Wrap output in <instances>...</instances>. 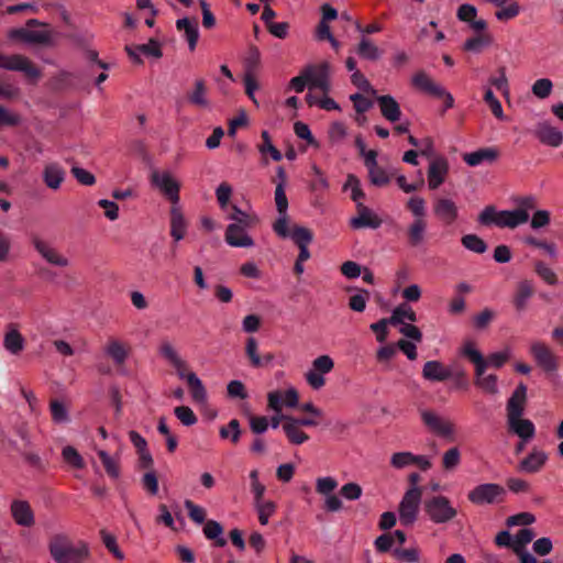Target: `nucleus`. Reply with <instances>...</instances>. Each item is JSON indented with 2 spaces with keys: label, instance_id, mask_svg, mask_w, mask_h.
<instances>
[{
  "label": "nucleus",
  "instance_id": "nucleus-1",
  "mask_svg": "<svg viewBox=\"0 0 563 563\" xmlns=\"http://www.w3.org/2000/svg\"><path fill=\"white\" fill-rule=\"evenodd\" d=\"M228 218L232 221L228 225L224 234L225 242L233 247H251L254 245L253 239L246 231L258 223L255 214L246 213L239 207L232 206Z\"/></svg>",
  "mask_w": 563,
  "mask_h": 563
},
{
  "label": "nucleus",
  "instance_id": "nucleus-2",
  "mask_svg": "<svg viewBox=\"0 0 563 563\" xmlns=\"http://www.w3.org/2000/svg\"><path fill=\"white\" fill-rule=\"evenodd\" d=\"M49 553L57 563H80L88 555L89 550L86 543L74 544L65 534H55L48 544Z\"/></svg>",
  "mask_w": 563,
  "mask_h": 563
},
{
  "label": "nucleus",
  "instance_id": "nucleus-3",
  "mask_svg": "<svg viewBox=\"0 0 563 563\" xmlns=\"http://www.w3.org/2000/svg\"><path fill=\"white\" fill-rule=\"evenodd\" d=\"M507 490L496 483H484L475 486L467 493L470 503L476 506L501 504L505 501Z\"/></svg>",
  "mask_w": 563,
  "mask_h": 563
},
{
  "label": "nucleus",
  "instance_id": "nucleus-4",
  "mask_svg": "<svg viewBox=\"0 0 563 563\" xmlns=\"http://www.w3.org/2000/svg\"><path fill=\"white\" fill-rule=\"evenodd\" d=\"M424 511L434 523H446L454 519L457 510L451 505L448 497L438 495L424 500Z\"/></svg>",
  "mask_w": 563,
  "mask_h": 563
},
{
  "label": "nucleus",
  "instance_id": "nucleus-5",
  "mask_svg": "<svg viewBox=\"0 0 563 563\" xmlns=\"http://www.w3.org/2000/svg\"><path fill=\"white\" fill-rule=\"evenodd\" d=\"M412 85L418 90L435 97L444 99V108L451 109L454 106L453 96L448 92L441 85L437 84L427 73L420 70L412 77Z\"/></svg>",
  "mask_w": 563,
  "mask_h": 563
},
{
  "label": "nucleus",
  "instance_id": "nucleus-6",
  "mask_svg": "<svg viewBox=\"0 0 563 563\" xmlns=\"http://www.w3.org/2000/svg\"><path fill=\"white\" fill-rule=\"evenodd\" d=\"M422 490L420 487L409 488L399 505V517L404 526H411L417 520Z\"/></svg>",
  "mask_w": 563,
  "mask_h": 563
},
{
  "label": "nucleus",
  "instance_id": "nucleus-7",
  "mask_svg": "<svg viewBox=\"0 0 563 563\" xmlns=\"http://www.w3.org/2000/svg\"><path fill=\"white\" fill-rule=\"evenodd\" d=\"M151 183L162 191L173 206L178 203L180 185L169 172L153 170L151 174Z\"/></svg>",
  "mask_w": 563,
  "mask_h": 563
},
{
  "label": "nucleus",
  "instance_id": "nucleus-8",
  "mask_svg": "<svg viewBox=\"0 0 563 563\" xmlns=\"http://www.w3.org/2000/svg\"><path fill=\"white\" fill-rule=\"evenodd\" d=\"M0 67L8 70L22 71L30 79H37L41 75L40 70L27 57L19 54L10 56L0 54Z\"/></svg>",
  "mask_w": 563,
  "mask_h": 563
},
{
  "label": "nucleus",
  "instance_id": "nucleus-9",
  "mask_svg": "<svg viewBox=\"0 0 563 563\" xmlns=\"http://www.w3.org/2000/svg\"><path fill=\"white\" fill-rule=\"evenodd\" d=\"M421 419L426 427L433 433L443 437V438H452L454 434V424L444 419L443 417L439 416L438 413L430 411V410H423L421 412Z\"/></svg>",
  "mask_w": 563,
  "mask_h": 563
},
{
  "label": "nucleus",
  "instance_id": "nucleus-10",
  "mask_svg": "<svg viewBox=\"0 0 563 563\" xmlns=\"http://www.w3.org/2000/svg\"><path fill=\"white\" fill-rule=\"evenodd\" d=\"M531 354L537 364L548 374L559 369V360L554 353L543 343L536 342L531 345Z\"/></svg>",
  "mask_w": 563,
  "mask_h": 563
},
{
  "label": "nucleus",
  "instance_id": "nucleus-11",
  "mask_svg": "<svg viewBox=\"0 0 563 563\" xmlns=\"http://www.w3.org/2000/svg\"><path fill=\"white\" fill-rule=\"evenodd\" d=\"M306 77L308 79L309 89H320L323 92L329 90V65L327 63L309 65L305 68Z\"/></svg>",
  "mask_w": 563,
  "mask_h": 563
},
{
  "label": "nucleus",
  "instance_id": "nucleus-12",
  "mask_svg": "<svg viewBox=\"0 0 563 563\" xmlns=\"http://www.w3.org/2000/svg\"><path fill=\"white\" fill-rule=\"evenodd\" d=\"M433 213L443 224L451 225L457 219L459 209L453 200L439 197L433 201Z\"/></svg>",
  "mask_w": 563,
  "mask_h": 563
},
{
  "label": "nucleus",
  "instance_id": "nucleus-13",
  "mask_svg": "<svg viewBox=\"0 0 563 563\" xmlns=\"http://www.w3.org/2000/svg\"><path fill=\"white\" fill-rule=\"evenodd\" d=\"M158 352L163 358H165L175 369L180 379L187 380V363L179 356L169 341H163L159 345Z\"/></svg>",
  "mask_w": 563,
  "mask_h": 563
},
{
  "label": "nucleus",
  "instance_id": "nucleus-14",
  "mask_svg": "<svg viewBox=\"0 0 563 563\" xmlns=\"http://www.w3.org/2000/svg\"><path fill=\"white\" fill-rule=\"evenodd\" d=\"M534 135L542 144L548 146L559 147L563 143L562 132L548 121L539 122L536 125Z\"/></svg>",
  "mask_w": 563,
  "mask_h": 563
},
{
  "label": "nucleus",
  "instance_id": "nucleus-15",
  "mask_svg": "<svg viewBox=\"0 0 563 563\" xmlns=\"http://www.w3.org/2000/svg\"><path fill=\"white\" fill-rule=\"evenodd\" d=\"M449 173V163L444 157L433 159L428 168V186L431 190L438 189Z\"/></svg>",
  "mask_w": 563,
  "mask_h": 563
},
{
  "label": "nucleus",
  "instance_id": "nucleus-16",
  "mask_svg": "<svg viewBox=\"0 0 563 563\" xmlns=\"http://www.w3.org/2000/svg\"><path fill=\"white\" fill-rule=\"evenodd\" d=\"M34 249L41 254V256L54 266L66 267L69 261L59 254L55 249L51 247L46 242L37 236L32 240Z\"/></svg>",
  "mask_w": 563,
  "mask_h": 563
},
{
  "label": "nucleus",
  "instance_id": "nucleus-17",
  "mask_svg": "<svg viewBox=\"0 0 563 563\" xmlns=\"http://www.w3.org/2000/svg\"><path fill=\"white\" fill-rule=\"evenodd\" d=\"M10 510L16 525L30 528L35 523L34 512L27 501L13 500Z\"/></svg>",
  "mask_w": 563,
  "mask_h": 563
},
{
  "label": "nucleus",
  "instance_id": "nucleus-18",
  "mask_svg": "<svg viewBox=\"0 0 563 563\" xmlns=\"http://www.w3.org/2000/svg\"><path fill=\"white\" fill-rule=\"evenodd\" d=\"M357 217L351 220V227L353 229L371 228L377 229L382 224V220L362 202L356 205Z\"/></svg>",
  "mask_w": 563,
  "mask_h": 563
},
{
  "label": "nucleus",
  "instance_id": "nucleus-19",
  "mask_svg": "<svg viewBox=\"0 0 563 563\" xmlns=\"http://www.w3.org/2000/svg\"><path fill=\"white\" fill-rule=\"evenodd\" d=\"M66 177L65 168L56 162L48 163L44 166L42 178L44 184L52 190L60 188Z\"/></svg>",
  "mask_w": 563,
  "mask_h": 563
},
{
  "label": "nucleus",
  "instance_id": "nucleus-20",
  "mask_svg": "<svg viewBox=\"0 0 563 563\" xmlns=\"http://www.w3.org/2000/svg\"><path fill=\"white\" fill-rule=\"evenodd\" d=\"M527 399V387L519 384L507 401V419L522 417Z\"/></svg>",
  "mask_w": 563,
  "mask_h": 563
},
{
  "label": "nucleus",
  "instance_id": "nucleus-21",
  "mask_svg": "<svg viewBox=\"0 0 563 563\" xmlns=\"http://www.w3.org/2000/svg\"><path fill=\"white\" fill-rule=\"evenodd\" d=\"M547 460L548 455L543 451L533 449L528 456L520 461L517 470L522 473L534 474L541 471Z\"/></svg>",
  "mask_w": 563,
  "mask_h": 563
},
{
  "label": "nucleus",
  "instance_id": "nucleus-22",
  "mask_svg": "<svg viewBox=\"0 0 563 563\" xmlns=\"http://www.w3.org/2000/svg\"><path fill=\"white\" fill-rule=\"evenodd\" d=\"M422 376L430 382H444L452 377V372L439 361H428L423 365Z\"/></svg>",
  "mask_w": 563,
  "mask_h": 563
},
{
  "label": "nucleus",
  "instance_id": "nucleus-23",
  "mask_svg": "<svg viewBox=\"0 0 563 563\" xmlns=\"http://www.w3.org/2000/svg\"><path fill=\"white\" fill-rule=\"evenodd\" d=\"M176 27L178 31L184 33V37L188 42V47L192 52L195 51L198 38H199V29L198 22L196 19L183 18L176 21Z\"/></svg>",
  "mask_w": 563,
  "mask_h": 563
},
{
  "label": "nucleus",
  "instance_id": "nucleus-24",
  "mask_svg": "<svg viewBox=\"0 0 563 563\" xmlns=\"http://www.w3.org/2000/svg\"><path fill=\"white\" fill-rule=\"evenodd\" d=\"M376 100L379 106L380 113L386 120L390 122H397L398 120H400L401 110L399 103L396 101L394 97H391L390 95H384L378 96Z\"/></svg>",
  "mask_w": 563,
  "mask_h": 563
},
{
  "label": "nucleus",
  "instance_id": "nucleus-25",
  "mask_svg": "<svg viewBox=\"0 0 563 563\" xmlns=\"http://www.w3.org/2000/svg\"><path fill=\"white\" fill-rule=\"evenodd\" d=\"M428 223L426 219H415L407 228V243L410 247H419L426 239Z\"/></svg>",
  "mask_w": 563,
  "mask_h": 563
},
{
  "label": "nucleus",
  "instance_id": "nucleus-26",
  "mask_svg": "<svg viewBox=\"0 0 563 563\" xmlns=\"http://www.w3.org/2000/svg\"><path fill=\"white\" fill-rule=\"evenodd\" d=\"M507 423L509 430L517 434L523 441H529L534 437L536 427L533 422L529 419H522L521 417H512L507 419Z\"/></svg>",
  "mask_w": 563,
  "mask_h": 563
},
{
  "label": "nucleus",
  "instance_id": "nucleus-27",
  "mask_svg": "<svg viewBox=\"0 0 563 563\" xmlns=\"http://www.w3.org/2000/svg\"><path fill=\"white\" fill-rule=\"evenodd\" d=\"M245 354L250 360V364L256 368L266 366L274 360V355L272 353H266L262 356L258 354V344L256 339L253 336H250L246 340Z\"/></svg>",
  "mask_w": 563,
  "mask_h": 563
},
{
  "label": "nucleus",
  "instance_id": "nucleus-28",
  "mask_svg": "<svg viewBox=\"0 0 563 563\" xmlns=\"http://www.w3.org/2000/svg\"><path fill=\"white\" fill-rule=\"evenodd\" d=\"M529 220V213L525 210H504L499 211V228L515 229Z\"/></svg>",
  "mask_w": 563,
  "mask_h": 563
},
{
  "label": "nucleus",
  "instance_id": "nucleus-29",
  "mask_svg": "<svg viewBox=\"0 0 563 563\" xmlns=\"http://www.w3.org/2000/svg\"><path fill=\"white\" fill-rule=\"evenodd\" d=\"M106 354L112 358L113 363L118 368H121L128 357H129V347H126L122 342L119 340H110L104 347Z\"/></svg>",
  "mask_w": 563,
  "mask_h": 563
},
{
  "label": "nucleus",
  "instance_id": "nucleus-30",
  "mask_svg": "<svg viewBox=\"0 0 563 563\" xmlns=\"http://www.w3.org/2000/svg\"><path fill=\"white\" fill-rule=\"evenodd\" d=\"M4 349L11 354H19L24 349V339L14 324H9L3 339Z\"/></svg>",
  "mask_w": 563,
  "mask_h": 563
},
{
  "label": "nucleus",
  "instance_id": "nucleus-31",
  "mask_svg": "<svg viewBox=\"0 0 563 563\" xmlns=\"http://www.w3.org/2000/svg\"><path fill=\"white\" fill-rule=\"evenodd\" d=\"M534 295V287L530 280H522L517 285L512 303L518 311L526 309L528 300Z\"/></svg>",
  "mask_w": 563,
  "mask_h": 563
},
{
  "label": "nucleus",
  "instance_id": "nucleus-32",
  "mask_svg": "<svg viewBox=\"0 0 563 563\" xmlns=\"http://www.w3.org/2000/svg\"><path fill=\"white\" fill-rule=\"evenodd\" d=\"M498 157V151L493 147L479 148L463 156L464 162L470 166H477L484 162H494Z\"/></svg>",
  "mask_w": 563,
  "mask_h": 563
},
{
  "label": "nucleus",
  "instance_id": "nucleus-33",
  "mask_svg": "<svg viewBox=\"0 0 563 563\" xmlns=\"http://www.w3.org/2000/svg\"><path fill=\"white\" fill-rule=\"evenodd\" d=\"M186 228V220L181 211L176 206H173L170 209V235L176 242L184 239Z\"/></svg>",
  "mask_w": 563,
  "mask_h": 563
},
{
  "label": "nucleus",
  "instance_id": "nucleus-34",
  "mask_svg": "<svg viewBox=\"0 0 563 563\" xmlns=\"http://www.w3.org/2000/svg\"><path fill=\"white\" fill-rule=\"evenodd\" d=\"M286 423H283V431L285 432L288 441L291 444L300 445L309 440V435L298 427L291 418H286Z\"/></svg>",
  "mask_w": 563,
  "mask_h": 563
},
{
  "label": "nucleus",
  "instance_id": "nucleus-35",
  "mask_svg": "<svg viewBox=\"0 0 563 563\" xmlns=\"http://www.w3.org/2000/svg\"><path fill=\"white\" fill-rule=\"evenodd\" d=\"M187 98L196 107L205 108L209 104L205 79L200 78L195 81L194 89L187 93Z\"/></svg>",
  "mask_w": 563,
  "mask_h": 563
},
{
  "label": "nucleus",
  "instance_id": "nucleus-36",
  "mask_svg": "<svg viewBox=\"0 0 563 563\" xmlns=\"http://www.w3.org/2000/svg\"><path fill=\"white\" fill-rule=\"evenodd\" d=\"M97 454L108 476L112 479L119 478L121 474L119 457L109 455L104 450H99Z\"/></svg>",
  "mask_w": 563,
  "mask_h": 563
},
{
  "label": "nucleus",
  "instance_id": "nucleus-37",
  "mask_svg": "<svg viewBox=\"0 0 563 563\" xmlns=\"http://www.w3.org/2000/svg\"><path fill=\"white\" fill-rule=\"evenodd\" d=\"M13 33L15 36L20 37L21 40L27 43L47 44L51 40L49 33L46 31L18 29Z\"/></svg>",
  "mask_w": 563,
  "mask_h": 563
},
{
  "label": "nucleus",
  "instance_id": "nucleus-38",
  "mask_svg": "<svg viewBox=\"0 0 563 563\" xmlns=\"http://www.w3.org/2000/svg\"><path fill=\"white\" fill-rule=\"evenodd\" d=\"M203 533L207 539L213 540L217 547H224L227 540L222 537L223 528L216 520H208L203 527Z\"/></svg>",
  "mask_w": 563,
  "mask_h": 563
},
{
  "label": "nucleus",
  "instance_id": "nucleus-39",
  "mask_svg": "<svg viewBox=\"0 0 563 563\" xmlns=\"http://www.w3.org/2000/svg\"><path fill=\"white\" fill-rule=\"evenodd\" d=\"M187 384L191 397L196 402H205L207 400V390L195 373H189V375H187Z\"/></svg>",
  "mask_w": 563,
  "mask_h": 563
},
{
  "label": "nucleus",
  "instance_id": "nucleus-40",
  "mask_svg": "<svg viewBox=\"0 0 563 563\" xmlns=\"http://www.w3.org/2000/svg\"><path fill=\"white\" fill-rule=\"evenodd\" d=\"M405 320H409L411 322L417 321L416 312L407 305H400L396 307L389 318V323L391 325L404 324Z\"/></svg>",
  "mask_w": 563,
  "mask_h": 563
},
{
  "label": "nucleus",
  "instance_id": "nucleus-41",
  "mask_svg": "<svg viewBox=\"0 0 563 563\" xmlns=\"http://www.w3.org/2000/svg\"><path fill=\"white\" fill-rule=\"evenodd\" d=\"M356 52L362 58L368 60H376L382 55V51L371 40L366 37H362Z\"/></svg>",
  "mask_w": 563,
  "mask_h": 563
},
{
  "label": "nucleus",
  "instance_id": "nucleus-42",
  "mask_svg": "<svg viewBox=\"0 0 563 563\" xmlns=\"http://www.w3.org/2000/svg\"><path fill=\"white\" fill-rule=\"evenodd\" d=\"M462 245L476 254H483L487 250V244L476 234H465L461 239Z\"/></svg>",
  "mask_w": 563,
  "mask_h": 563
},
{
  "label": "nucleus",
  "instance_id": "nucleus-43",
  "mask_svg": "<svg viewBox=\"0 0 563 563\" xmlns=\"http://www.w3.org/2000/svg\"><path fill=\"white\" fill-rule=\"evenodd\" d=\"M219 434L222 439L230 438L231 442L236 444L240 441V437L242 434L240 421L238 419H232L227 426H222L220 428Z\"/></svg>",
  "mask_w": 563,
  "mask_h": 563
},
{
  "label": "nucleus",
  "instance_id": "nucleus-44",
  "mask_svg": "<svg viewBox=\"0 0 563 563\" xmlns=\"http://www.w3.org/2000/svg\"><path fill=\"white\" fill-rule=\"evenodd\" d=\"M262 143L258 145V151L265 155L268 153L273 161L279 162L283 158V155L278 148H276L271 140L269 133L267 131H262L261 133Z\"/></svg>",
  "mask_w": 563,
  "mask_h": 563
},
{
  "label": "nucleus",
  "instance_id": "nucleus-45",
  "mask_svg": "<svg viewBox=\"0 0 563 563\" xmlns=\"http://www.w3.org/2000/svg\"><path fill=\"white\" fill-rule=\"evenodd\" d=\"M254 507L258 515V521L263 526L268 523L269 517L276 511V504L272 500L254 503Z\"/></svg>",
  "mask_w": 563,
  "mask_h": 563
},
{
  "label": "nucleus",
  "instance_id": "nucleus-46",
  "mask_svg": "<svg viewBox=\"0 0 563 563\" xmlns=\"http://www.w3.org/2000/svg\"><path fill=\"white\" fill-rule=\"evenodd\" d=\"M64 461L71 467L81 470L85 467V462L79 452L71 445H67L62 452Z\"/></svg>",
  "mask_w": 563,
  "mask_h": 563
},
{
  "label": "nucleus",
  "instance_id": "nucleus-47",
  "mask_svg": "<svg viewBox=\"0 0 563 563\" xmlns=\"http://www.w3.org/2000/svg\"><path fill=\"white\" fill-rule=\"evenodd\" d=\"M297 246L309 245L313 239L312 232L303 227L294 225L289 236Z\"/></svg>",
  "mask_w": 563,
  "mask_h": 563
},
{
  "label": "nucleus",
  "instance_id": "nucleus-48",
  "mask_svg": "<svg viewBox=\"0 0 563 563\" xmlns=\"http://www.w3.org/2000/svg\"><path fill=\"white\" fill-rule=\"evenodd\" d=\"M553 90V82L549 78L537 79L531 86L533 96L539 99L548 98Z\"/></svg>",
  "mask_w": 563,
  "mask_h": 563
},
{
  "label": "nucleus",
  "instance_id": "nucleus-49",
  "mask_svg": "<svg viewBox=\"0 0 563 563\" xmlns=\"http://www.w3.org/2000/svg\"><path fill=\"white\" fill-rule=\"evenodd\" d=\"M368 170V177L369 181L377 187H384L389 184L390 177L386 173V170L380 167L379 165H376L375 167H371Z\"/></svg>",
  "mask_w": 563,
  "mask_h": 563
},
{
  "label": "nucleus",
  "instance_id": "nucleus-50",
  "mask_svg": "<svg viewBox=\"0 0 563 563\" xmlns=\"http://www.w3.org/2000/svg\"><path fill=\"white\" fill-rule=\"evenodd\" d=\"M100 536H101L102 542H103L104 547L108 549V551L111 552L115 559H118L120 561L124 560V554L119 549V547L117 544L115 537L110 534L104 529H102L100 531Z\"/></svg>",
  "mask_w": 563,
  "mask_h": 563
},
{
  "label": "nucleus",
  "instance_id": "nucleus-51",
  "mask_svg": "<svg viewBox=\"0 0 563 563\" xmlns=\"http://www.w3.org/2000/svg\"><path fill=\"white\" fill-rule=\"evenodd\" d=\"M461 463V452L454 446L449 449L442 457L443 468L446 471H452Z\"/></svg>",
  "mask_w": 563,
  "mask_h": 563
},
{
  "label": "nucleus",
  "instance_id": "nucleus-52",
  "mask_svg": "<svg viewBox=\"0 0 563 563\" xmlns=\"http://www.w3.org/2000/svg\"><path fill=\"white\" fill-rule=\"evenodd\" d=\"M484 101L488 104L493 114L499 119L504 120V111L500 101L495 97L494 92L490 88H487L484 95Z\"/></svg>",
  "mask_w": 563,
  "mask_h": 563
},
{
  "label": "nucleus",
  "instance_id": "nucleus-53",
  "mask_svg": "<svg viewBox=\"0 0 563 563\" xmlns=\"http://www.w3.org/2000/svg\"><path fill=\"white\" fill-rule=\"evenodd\" d=\"M21 115L8 110L0 104V129L5 126H18L21 123Z\"/></svg>",
  "mask_w": 563,
  "mask_h": 563
},
{
  "label": "nucleus",
  "instance_id": "nucleus-54",
  "mask_svg": "<svg viewBox=\"0 0 563 563\" xmlns=\"http://www.w3.org/2000/svg\"><path fill=\"white\" fill-rule=\"evenodd\" d=\"M174 413L179 419V421L186 426L190 427L197 422V417L191 408L187 406H178L174 409Z\"/></svg>",
  "mask_w": 563,
  "mask_h": 563
},
{
  "label": "nucleus",
  "instance_id": "nucleus-55",
  "mask_svg": "<svg viewBox=\"0 0 563 563\" xmlns=\"http://www.w3.org/2000/svg\"><path fill=\"white\" fill-rule=\"evenodd\" d=\"M407 209L413 214L415 219H424L426 200L421 197H411L407 202Z\"/></svg>",
  "mask_w": 563,
  "mask_h": 563
},
{
  "label": "nucleus",
  "instance_id": "nucleus-56",
  "mask_svg": "<svg viewBox=\"0 0 563 563\" xmlns=\"http://www.w3.org/2000/svg\"><path fill=\"white\" fill-rule=\"evenodd\" d=\"M415 460L416 455L411 452H398L391 455L390 464L393 467L400 470L413 464Z\"/></svg>",
  "mask_w": 563,
  "mask_h": 563
},
{
  "label": "nucleus",
  "instance_id": "nucleus-57",
  "mask_svg": "<svg viewBox=\"0 0 563 563\" xmlns=\"http://www.w3.org/2000/svg\"><path fill=\"white\" fill-rule=\"evenodd\" d=\"M52 419L56 423H63L68 421V412L63 402L57 399L51 401L49 405Z\"/></svg>",
  "mask_w": 563,
  "mask_h": 563
},
{
  "label": "nucleus",
  "instance_id": "nucleus-58",
  "mask_svg": "<svg viewBox=\"0 0 563 563\" xmlns=\"http://www.w3.org/2000/svg\"><path fill=\"white\" fill-rule=\"evenodd\" d=\"M369 298V292L362 289L358 294H355L349 299V307L353 311L363 312L366 308V301Z\"/></svg>",
  "mask_w": 563,
  "mask_h": 563
},
{
  "label": "nucleus",
  "instance_id": "nucleus-59",
  "mask_svg": "<svg viewBox=\"0 0 563 563\" xmlns=\"http://www.w3.org/2000/svg\"><path fill=\"white\" fill-rule=\"evenodd\" d=\"M251 431L257 435L263 434L269 427L268 418L265 416H249Z\"/></svg>",
  "mask_w": 563,
  "mask_h": 563
},
{
  "label": "nucleus",
  "instance_id": "nucleus-60",
  "mask_svg": "<svg viewBox=\"0 0 563 563\" xmlns=\"http://www.w3.org/2000/svg\"><path fill=\"white\" fill-rule=\"evenodd\" d=\"M478 222L483 225L496 224L499 222V211L494 206H487L478 216Z\"/></svg>",
  "mask_w": 563,
  "mask_h": 563
},
{
  "label": "nucleus",
  "instance_id": "nucleus-61",
  "mask_svg": "<svg viewBox=\"0 0 563 563\" xmlns=\"http://www.w3.org/2000/svg\"><path fill=\"white\" fill-rule=\"evenodd\" d=\"M534 272L549 285L558 283L556 274L541 261L534 264Z\"/></svg>",
  "mask_w": 563,
  "mask_h": 563
},
{
  "label": "nucleus",
  "instance_id": "nucleus-62",
  "mask_svg": "<svg viewBox=\"0 0 563 563\" xmlns=\"http://www.w3.org/2000/svg\"><path fill=\"white\" fill-rule=\"evenodd\" d=\"M185 507L188 510L189 518L194 522L201 525L206 521V510L202 507L196 505L189 499L185 501Z\"/></svg>",
  "mask_w": 563,
  "mask_h": 563
},
{
  "label": "nucleus",
  "instance_id": "nucleus-63",
  "mask_svg": "<svg viewBox=\"0 0 563 563\" xmlns=\"http://www.w3.org/2000/svg\"><path fill=\"white\" fill-rule=\"evenodd\" d=\"M338 487V482L333 477H319L316 483V490L321 495L329 496Z\"/></svg>",
  "mask_w": 563,
  "mask_h": 563
},
{
  "label": "nucleus",
  "instance_id": "nucleus-64",
  "mask_svg": "<svg viewBox=\"0 0 563 563\" xmlns=\"http://www.w3.org/2000/svg\"><path fill=\"white\" fill-rule=\"evenodd\" d=\"M520 13V5L518 2L512 1L507 7H503L496 11L495 15L499 21H508L516 18Z\"/></svg>",
  "mask_w": 563,
  "mask_h": 563
}]
</instances>
